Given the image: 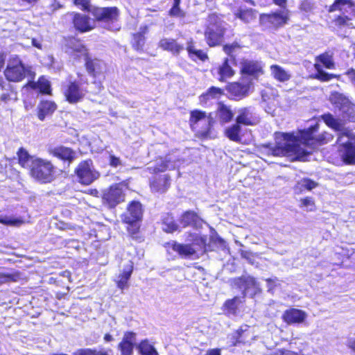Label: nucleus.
<instances>
[{
  "label": "nucleus",
  "mask_w": 355,
  "mask_h": 355,
  "mask_svg": "<svg viewBox=\"0 0 355 355\" xmlns=\"http://www.w3.org/2000/svg\"><path fill=\"white\" fill-rule=\"evenodd\" d=\"M318 125L311 126L302 131L297 137L290 133L282 134L280 137H276V146L272 149V154L274 156H286L292 160L303 159L309 153L302 145H311L313 144V140L322 144L333 140L332 135L328 132H324L315 138L313 134L318 131Z\"/></svg>",
  "instance_id": "nucleus-1"
},
{
  "label": "nucleus",
  "mask_w": 355,
  "mask_h": 355,
  "mask_svg": "<svg viewBox=\"0 0 355 355\" xmlns=\"http://www.w3.org/2000/svg\"><path fill=\"white\" fill-rule=\"evenodd\" d=\"M191 243L187 244L180 243L177 241H172L167 243L169 248L183 259H196L200 257L204 251L206 245V236H200L197 234H191Z\"/></svg>",
  "instance_id": "nucleus-2"
},
{
  "label": "nucleus",
  "mask_w": 355,
  "mask_h": 355,
  "mask_svg": "<svg viewBox=\"0 0 355 355\" xmlns=\"http://www.w3.org/2000/svg\"><path fill=\"white\" fill-rule=\"evenodd\" d=\"M91 13L105 28L112 31H116L119 29L118 24L116 23L119 17L117 8L95 7L91 10Z\"/></svg>",
  "instance_id": "nucleus-3"
},
{
  "label": "nucleus",
  "mask_w": 355,
  "mask_h": 355,
  "mask_svg": "<svg viewBox=\"0 0 355 355\" xmlns=\"http://www.w3.org/2000/svg\"><path fill=\"white\" fill-rule=\"evenodd\" d=\"M54 173V166L51 162L41 158L33 161L31 174L35 180L43 183L50 182L53 179Z\"/></svg>",
  "instance_id": "nucleus-4"
},
{
  "label": "nucleus",
  "mask_w": 355,
  "mask_h": 355,
  "mask_svg": "<svg viewBox=\"0 0 355 355\" xmlns=\"http://www.w3.org/2000/svg\"><path fill=\"white\" fill-rule=\"evenodd\" d=\"M288 20V9H282L270 14H261L259 17L260 24L266 28L277 29L286 24Z\"/></svg>",
  "instance_id": "nucleus-5"
},
{
  "label": "nucleus",
  "mask_w": 355,
  "mask_h": 355,
  "mask_svg": "<svg viewBox=\"0 0 355 355\" xmlns=\"http://www.w3.org/2000/svg\"><path fill=\"white\" fill-rule=\"evenodd\" d=\"M191 125L193 129H197L199 125H205L202 130H198V133L203 138L210 137V130L214 122L213 118L207 115L205 112L195 110L191 112Z\"/></svg>",
  "instance_id": "nucleus-6"
},
{
  "label": "nucleus",
  "mask_w": 355,
  "mask_h": 355,
  "mask_svg": "<svg viewBox=\"0 0 355 355\" xmlns=\"http://www.w3.org/2000/svg\"><path fill=\"white\" fill-rule=\"evenodd\" d=\"M76 173L79 182L85 185L90 184L100 176L99 173L94 168L92 160L80 162L76 169Z\"/></svg>",
  "instance_id": "nucleus-7"
},
{
  "label": "nucleus",
  "mask_w": 355,
  "mask_h": 355,
  "mask_svg": "<svg viewBox=\"0 0 355 355\" xmlns=\"http://www.w3.org/2000/svg\"><path fill=\"white\" fill-rule=\"evenodd\" d=\"M141 204L139 202L133 201L129 205L127 211L123 216V220L131 225V228H128L132 234H135L139 230L137 222L142 217Z\"/></svg>",
  "instance_id": "nucleus-8"
},
{
  "label": "nucleus",
  "mask_w": 355,
  "mask_h": 355,
  "mask_svg": "<svg viewBox=\"0 0 355 355\" xmlns=\"http://www.w3.org/2000/svg\"><path fill=\"white\" fill-rule=\"evenodd\" d=\"M232 284L234 287L243 290V297L248 293L254 295L260 291L259 284L251 276H242L235 278L232 280Z\"/></svg>",
  "instance_id": "nucleus-9"
},
{
  "label": "nucleus",
  "mask_w": 355,
  "mask_h": 355,
  "mask_svg": "<svg viewBox=\"0 0 355 355\" xmlns=\"http://www.w3.org/2000/svg\"><path fill=\"white\" fill-rule=\"evenodd\" d=\"M28 72L26 70L21 62L15 59L8 63L5 70V76L10 81L19 82L23 80L26 73Z\"/></svg>",
  "instance_id": "nucleus-10"
},
{
  "label": "nucleus",
  "mask_w": 355,
  "mask_h": 355,
  "mask_svg": "<svg viewBox=\"0 0 355 355\" xmlns=\"http://www.w3.org/2000/svg\"><path fill=\"white\" fill-rule=\"evenodd\" d=\"M124 185L116 184L112 185L103 193V199L106 201L110 207H115L116 205L124 200Z\"/></svg>",
  "instance_id": "nucleus-11"
},
{
  "label": "nucleus",
  "mask_w": 355,
  "mask_h": 355,
  "mask_svg": "<svg viewBox=\"0 0 355 355\" xmlns=\"http://www.w3.org/2000/svg\"><path fill=\"white\" fill-rule=\"evenodd\" d=\"M87 93V90L82 88L76 81L69 80L64 91L67 101L72 104L77 103L83 100Z\"/></svg>",
  "instance_id": "nucleus-12"
},
{
  "label": "nucleus",
  "mask_w": 355,
  "mask_h": 355,
  "mask_svg": "<svg viewBox=\"0 0 355 355\" xmlns=\"http://www.w3.org/2000/svg\"><path fill=\"white\" fill-rule=\"evenodd\" d=\"M226 28H214L211 26H207L205 31V39L209 46L220 45L223 41V36Z\"/></svg>",
  "instance_id": "nucleus-13"
},
{
  "label": "nucleus",
  "mask_w": 355,
  "mask_h": 355,
  "mask_svg": "<svg viewBox=\"0 0 355 355\" xmlns=\"http://www.w3.org/2000/svg\"><path fill=\"white\" fill-rule=\"evenodd\" d=\"M136 334L133 332H126L123 335L121 342L119 344V349L121 355H132L133 349L136 345Z\"/></svg>",
  "instance_id": "nucleus-14"
},
{
  "label": "nucleus",
  "mask_w": 355,
  "mask_h": 355,
  "mask_svg": "<svg viewBox=\"0 0 355 355\" xmlns=\"http://www.w3.org/2000/svg\"><path fill=\"white\" fill-rule=\"evenodd\" d=\"M307 315L306 313L300 309H291L286 310L283 314V320L288 324H292L295 323H302L303 322Z\"/></svg>",
  "instance_id": "nucleus-15"
},
{
  "label": "nucleus",
  "mask_w": 355,
  "mask_h": 355,
  "mask_svg": "<svg viewBox=\"0 0 355 355\" xmlns=\"http://www.w3.org/2000/svg\"><path fill=\"white\" fill-rule=\"evenodd\" d=\"M73 22L76 29L80 32H87L93 29L94 22L90 18L85 15L75 14Z\"/></svg>",
  "instance_id": "nucleus-16"
},
{
  "label": "nucleus",
  "mask_w": 355,
  "mask_h": 355,
  "mask_svg": "<svg viewBox=\"0 0 355 355\" xmlns=\"http://www.w3.org/2000/svg\"><path fill=\"white\" fill-rule=\"evenodd\" d=\"M338 154L347 164H355V146L353 144L338 147Z\"/></svg>",
  "instance_id": "nucleus-17"
},
{
  "label": "nucleus",
  "mask_w": 355,
  "mask_h": 355,
  "mask_svg": "<svg viewBox=\"0 0 355 355\" xmlns=\"http://www.w3.org/2000/svg\"><path fill=\"white\" fill-rule=\"evenodd\" d=\"M133 270V263L131 261H128L121 272L117 277L116 282L118 288L123 290L129 286L128 280L131 277Z\"/></svg>",
  "instance_id": "nucleus-18"
},
{
  "label": "nucleus",
  "mask_w": 355,
  "mask_h": 355,
  "mask_svg": "<svg viewBox=\"0 0 355 355\" xmlns=\"http://www.w3.org/2000/svg\"><path fill=\"white\" fill-rule=\"evenodd\" d=\"M85 60L87 72L93 76L101 73L105 68V63L101 60L87 56Z\"/></svg>",
  "instance_id": "nucleus-19"
},
{
  "label": "nucleus",
  "mask_w": 355,
  "mask_h": 355,
  "mask_svg": "<svg viewBox=\"0 0 355 355\" xmlns=\"http://www.w3.org/2000/svg\"><path fill=\"white\" fill-rule=\"evenodd\" d=\"M171 179L168 175H160L150 183V188L153 191L164 193L169 188Z\"/></svg>",
  "instance_id": "nucleus-20"
},
{
  "label": "nucleus",
  "mask_w": 355,
  "mask_h": 355,
  "mask_svg": "<svg viewBox=\"0 0 355 355\" xmlns=\"http://www.w3.org/2000/svg\"><path fill=\"white\" fill-rule=\"evenodd\" d=\"M339 10L349 14L355 13V4L352 0H336L330 7L329 11Z\"/></svg>",
  "instance_id": "nucleus-21"
},
{
  "label": "nucleus",
  "mask_w": 355,
  "mask_h": 355,
  "mask_svg": "<svg viewBox=\"0 0 355 355\" xmlns=\"http://www.w3.org/2000/svg\"><path fill=\"white\" fill-rule=\"evenodd\" d=\"M324 122L331 128L334 129L337 132L347 133L346 129L340 119L334 118L331 114H324L322 116Z\"/></svg>",
  "instance_id": "nucleus-22"
},
{
  "label": "nucleus",
  "mask_w": 355,
  "mask_h": 355,
  "mask_svg": "<svg viewBox=\"0 0 355 355\" xmlns=\"http://www.w3.org/2000/svg\"><path fill=\"white\" fill-rule=\"evenodd\" d=\"M236 123L244 125H253V112L251 107H243L238 110Z\"/></svg>",
  "instance_id": "nucleus-23"
},
{
  "label": "nucleus",
  "mask_w": 355,
  "mask_h": 355,
  "mask_svg": "<svg viewBox=\"0 0 355 355\" xmlns=\"http://www.w3.org/2000/svg\"><path fill=\"white\" fill-rule=\"evenodd\" d=\"M262 67L257 61L245 60L241 62V72L245 74L255 76L261 72Z\"/></svg>",
  "instance_id": "nucleus-24"
},
{
  "label": "nucleus",
  "mask_w": 355,
  "mask_h": 355,
  "mask_svg": "<svg viewBox=\"0 0 355 355\" xmlns=\"http://www.w3.org/2000/svg\"><path fill=\"white\" fill-rule=\"evenodd\" d=\"M159 46L164 50L171 51L173 54H179L184 49V46L177 43L171 38L162 39L159 42Z\"/></svg>",
  "instance_id": "nucleus-25"
},
{
  "label": "nucleus",
  "mask_w": 355,
  "mask_h": 355,
  "mask_svg": "<svg viewBox=\"0 0 355 355\" xmlns=\"http://www.w3.org/2000/svg\"><path fill=\"white\" fill-rule=\"evenodd\" d=\"M51 153L61 159L71 162L75 157V153L69 148L59 146L51 150Z\"/></svg>",
  "instance_id": "nucleus-26"
},
{
  "label": "nucleus",
  "mask_w": 355,
  "mask_h": 355,
  "mask_svg": "<svg viewBox=\"0 0 355 355\" xmlns=\"http://www.w3.org/2000/svg\"><path fill=\"white\" fill-rule=\"evenodd\" d=\"M233 62L229 58H225L223 64L218 67V73L220 81H225L227 78H231L234 74V71L230 66V63Z\"/></svg>",
  "instance_id": "nucleus-27"
},
{
  "label": "nucleus",
  "mask_w": 355,
  "mask_h": 355,
  "mask_svg": "<svg viewBox=\"0 0 355 355\" xmlns=\"http://www.w3.org/2000/svg\"><path fill=\"white\" fill-rule=\"evenodd\" d=\"M329 101L339 111H340L343 107H346V105H349V102L350 101L344 94L337 92L331 94Z\"/></svg>",
  "instance_id": "nucleus-28"
},
{
  "label": "nucleus",
  "mask_w": 355,
  "mask_h": 355,
  "mask_svg": "<svg viewBox=\"0 0 355 355\" xmlns=\"http://www.w3.org/2000/svg\"><path fill=\"white\" fill-rule=\"evenodd\" d=\"M19 164L24 168H28L31 170L33 162L37 157L31 156L28 151L24 148H20L17 152Z\"/></svg>",
  "instance_id": "nucleus-29"
},
{
  "label": "nucleus",
  "mask_w": 355,
  "mask_h": 355,
  "mask_svg": "<svg viewBox=\"0 0 355 355\" xmlns=\"http://www.w3.org/2000/svg\"><path fill=\"white\" fill-rule=\"evenodd\" d=\"M217 115L220 121L222 123L230 122L234 116V114L230 107L222 103L218 104Z\"/></svg>",
  "instance_id": "nucleus-30"
},
{
  "label": "nucleus",
  "mask_w": 355,
  "mask_h": 355,
  "mask_svg": "<svg viewBox=\"0 0 355 355\" xmlns=\"http://www.w3.org/2000/svg\"><path fill=\"white\" fill-rule=\"evenodd\" d=\"M249 89V85L241 83H233L228 87L229 92L235 97L241 98L245 96Z\"/></svg>",
  "instance_id": "nucleus-31"
},
{
  "label": "nucleus",
  "mask_w": 355,
  "mask_h": 355,
  "mask_svg": "<svg viewBox=\"0 0 355 355\" xmlns=\"http://www.w3.org/2000/svg\"><path fill=\"white\" fill-rule=\"evenodd\" d=\"M38 109V118L43 121L46 116L51 114L55 110L56 105L51 101H44L40 104Z\"/></svg>",
  "instance_id": "nucleus-32"
},
{
  "label": "nucleus",
  "mask_w": 355,
  "mask_h": 355,
  "mask_svg": "<svg viewBox=\"0 0 355 355\" xmlns=\"http://www.w3.org/2000/svg\"><path fill=\"white\" fill-rule=\"evenodd\" d=\"M175 167V164L171 160L170 158L166 157L165 159L160 158L156 162L155 167H148L150 171L154 173L163 172L166 169H173Z\"/></svg>",
  "instance_id": "nucleus-33"
},
{
  "label": "nucleus",
  "mask_w": 355,
  "mask_h": 355,
  "mask_svg": "<svg viewBox=\"0 0 355 355\" xmlns=\"http://www.w3.org/2000/svg\"><path fill=\"white\" fill-rule=\"evenodd\" d=\"M270 71L273 77L280 82H285L291 78V74L279 65H272Z\"/></svg>",
  "instance_id": "nucleus-34"
},
{
  "label": "nucleus",
  "mask_w": 355,
  "mask_h": 355,
  "mask_svg": "<svg viewBox=\"0 0 355 355\" xmlns=\"http://www.w3.org/2000/svg\"><path fill=\"white\" fill-rule=\"evenodd\" d=\"M241 131V125L236 123L235 124H233L232 125L226 128L225 135L231 141L239 142L241 139L240 137Z\"/></svg>",
  "instance_id": "nucleus-35"
},
{
  "label": "nucleus",
  "mask_w": 355,
  "mask_h": 355,
  "mask_svg": "<svg viewBox=\"0 0 355 355\" xmlns=\"http://www.w3.org/2000/svg\"><path fill=\"white\" fill-rule=\"evenodd\" d=\"M198 219V215L194 211H187L182 215L180 222L183 227H187L196 225Z\"/></svg>",
  "instance_id": "nucleus-36"
},
{
  "label": "nucleus",
  "mask_w": 355,
  "mask_h": 355,
  "mask_svg": "<svg viewBox=\"0 0 355 355\" xmlns=\"http://www.w3.org/2000/svg\"><path fill=\"white\" fill-rule=\"evenodd\" d=\"M178 225L175 223L173 218L166 214L162 218V229L166 232H173L178 230Z\"/></svg>",
  "instance_id": "nucleus-37"
},
{
  "label": "nucleus",
  "mask_w": 355,
  "mask_h": 355,
  "mask_svg": "<svg viewBox=\"0 0 355 355\" xmlns=\"http://www.w3.org/2000/svg\"><path fill=\"white\" fill-rule=\"evenodd\" d=\"M208 26L214 28H226L227 24L221 19L216 13H211L208 16Z\"/></svg>",
  "instance_id": "nucleus-38"
},
{
  "label": "nucleus",
  "mask_w": 355,
  "mask_h": 355,
  "mask_svg": "<svg viewBox=\"0 0 355 355\" xmlns=\"http://www.w3.org/2000/svg\"><path fill=\"white\" fill-rule=\"evenodd\" d=\"M137 349L142 355H159L155 348L147 340L141 341L138 345Z\"/></svg>",
  "instance_id": "nucleus-39"
},
{
  "label": "nucleus",
  "mask_w": 355,
  "mask_h": 355,
  "mask_svg": "<svg viewBox=\"0 0 355 355\" xmlns=\"http://www.w3.org/2000/svg\"><path fill=\"white\" fill-rule=\"evenodd\" d=\"M246 329H243L242 327L236 330L229 336L230 342L233 346H236L239 343H245V340L243 338V334L246 331Z\"/></svg>",
  "instance_id": "nucleus-40"
},
{
  "label": "nucleus",
  "mask_w": 355,
  "mask_h": 355,
  "mask_svg": "<svg viewBox=\"0 0 355 355\" xmlns=\"http://www.w3.org/2000/svg\"><path fill=\"white\" fill-rule=\"evenodd\" d=\"M235 15L245 23H250L255 19V14L252 9H241L235 13Z\"/></svg>",
  "instance_id": "nucleus-41"
},
{
  "label": "nucleus",
  "mask_w": 355,
  "mask_h": 355,
  "mask_svg": "<svg viewBox=\"0 0 355 355\" xmlns=\"http://www.w3.org/2000/svg\"><path fill=\"white\" fill-rule=\"evenodd\" d=\"M223 94V90L218 87H211L208 91L200 96L201 101H206L210 98H214L220 96Z\"/></svg>",
  "instance_id": "nucleus-42"
},
{
  "label": "nucleus",
  "mask_w": 355,
  "mask_h": 355,
  "mask_svg": "<svg viewBox=\"0 0 355 355\" xmlns=\"http://www.w3.org/2000/svg\"><path fill=\"white\" fill-rule=\"evenodd\" d=\"M33 87H37L40 92L44 94H50L51 92V84L50 82L44 77H41L38 80L37 83H33Z\"/></svg>",
  "instance_id": "nucleus-43"
},
{
  "label": "nucleus",
  "mask_w": 355,
  "mask_h": 355,
  "mask_svg": "<svg viewBox=\"0 0 355 355\" xmlns=\"http://www.w3.org/2000/svg\"><path fill=\"white\" fill-rule=\"evenodd\" d=\"M340 112L343 118L348 120H354L355 119V105L351 101L349 102V105H346V107H343Z\"/></svg>",
  "instance_id": "nucleus-44"
},
{
  "label": "nucleus",
  "mask_w": 355,
  "mask_h": 355,
  "mask_svg": "<svg viewBox=\"0 0 355 355\" xmlns=\"http://www.w3.org/2000/svg\"><path fill=\"white\" fill-rule=\"evenodd\" d=\"M241 302L240 297H234L233 299L225 302L224 306L229 314H234L236 311L238 305Z\"/></svg>",
  "instance_id": "nucleus-45"
},
{
  "label": "nucleus",
  "mask_w": 355,
  "mask_h": 355,
  "mask_svg": "<svg viewBox=\"0 0 355 355\" xmlns=\"http://www.w3.org/2000/svg\"><path fill=\"white\" fill-rule=\"evenodd\" d=\"M72 53L76 57L83 56L85 59L87 56H89L87 49L81 43L77 42L71 46Z\"/></svg>",
  "instance_id": "nucleus-46"
},
{
  "label": "nucleus",
  "mask_w": 355,
  "mask_h": 355,
  "mask_svg": "<svg viewBox=\"0 0 355 355\" xmlns=\"http://www.w3.org/2000/svg\"><path fill=\"white\" fill-rule=\"evenodd\" d=\"M315 68L317 70L315 78L321 81H329L336 77L335 75L328 73L323 71L321 68V66L318 64H315Z\"/></svg>",
  "instance_id": "nucleus-47"
},
{
  "label": "nucleus",
  "mask_w": 355,
  "mask_h": 355,
  "mask_svg": "<svg viewBox=\"0 0 355 355\" xmlns=\"http://www.w3.org/2000/svg\"><path fill=\"white\" fill-rule=\"evenodd\" d=\"M317 60L322 62L323 65L327 69H334V62L332 59L331 55L328 53H323L317 58Z\"/></svg>",
  "instance_id": "nucleus-48"
},
{
  "label": "nucleus",
  "mask_w": 355,
  "mask_h": 355,
  "mask_svg": "<svg viewBox=\"0 0 355 355\" xmlns=\"http://www.w3.org/2000/svg\"><path fill=\"white\" fill-rule=\"evenodd\" d=\"M145 43V37L143 33H138L133 35L132 46L135 49L139 51L142 49Z\"/></svg>",
  "instance_id": "nucleus-49"
},
{
  "label": "nucleus",
  "mask_w": 355,
  "mask_h": 355,
  "mask_svg": "<svg viewBox=\"0 0 355 355\" xmlns=\"http://www.w3.org/2000/svg\"><path fill=\"white\" fill-rule=\"evenodd\" d=\"M0 223L6 225L19 226L22 224V220L10 216H0Z\"/></svg>",
  "instance_id": "nucleus-50"
},
{
  "label": "nucleus",
  "mask_w": 355,
  "mask_h": 355,
  "mask_svg": "<svg viewBox=\"0 0 355 355\" xmlns=\"http://www.w3.org/2000/svg\"><path fill=\"white\" fill-rule=\"evenodd\" d=\"M351 132L347 130V133L344 132H338V139L337 144L339 145V147L343 145L351 144L352 143L349 141Z\"/></svg>",
  "instance_id": "nucleus-51"
},
{
  "label": "nucleus",
  "mask_w": 355,
  "mask_h": 355,
  "mask_svg": "<svg viewBox=\"0 0 355 355\" xmlns=\"http://www.w3.org/2000/svg\"><path fill=\"white\" fill-rule=\"evenodd\" d=\"M74 355H108L106 352L93 350L91 349H80Z\"/></svg>",
  "instance_id": "nucleus-52"
},
{
  "label": "nucleus",
  "mask_w": 355,
  "mask_h": 355,
  "mask_svg": "<svg viewBox=\"0 0 355 355\" xmlns=\"http://www.w3.org/2000/svg\"><path fill=\"white\" fill-rule=\"evenodd\" d=\"M239 45L237 43H233L232 44H226L223 46L224 52L230 56L229 60L234 62V58L233 55V53L234 52L236 49H239Z\"/></svg>",
  "instance_id": "nucleus-53"
},
{
  "label": "nucleus",
  "mask_w": 355,
  "mask_h": 355,
  "mask_svg": "<svg viewBox=\"0 0 355 355\" xmlns=\"http://www.w3.org/2000/svg\"><path fill=\"white\" fill-rule=\"evenodd\" d=\"M180 0H174V3L170 10V15L175 17H184V12L180 10L179 5Z\"/></svg>",
  "instance_id": "nucleus-54"
},
{
  "label": "nucleus",
  "mask_w": 355,
  "mask_h": 355,
  "mask_svg": "<svg viewBox=\"0 0 355 355\" xmlns=\"http://www.w3.org/2000/svg\"><path fill=\"white\" fill-rule=\"evenodd\" d=\"M74 3L79 6L82 10L91 12V10L95 6L90 4L88 0H73Z\"/></svg>",
  "instance_id": "nucleus-55"
},
{
  "label": "nucleus",
  "mask_w": 355,
  "mask_h": 355,
  "mask_svg": "<svg viewBox=\"0 0 355 355\" xmlns=\"http://www.w3.org/2000/svg\"><path fill=\"white\" fill-rule=\"evenodd\" d=\"M301 189L311 190L317 187L318 184L310 179H304L298 184Z\"/></svg>",
  "instance_id": "nucleus-56"
},
{
  "label": "nucleus",
  "mask_w": 355,
  "mask_h": 355,
  "mask_svg": "<svg viewBox=\"0 0 355 355\" xmlns=\"http://www.w3.org/2000/svg\"><path fill=\"white\" fill-rule=\"evenodd\" d=\"M351 84L355 87V69L351 68L345 72Z\"/></svg>",
  "instance_id": "nucleus-57"
},
{
  "label": "nucleus",
  "mask_w": 355,
  "mask_h": 355,
  "mask_svg": "<svg viewBox=\"0 0 355 355\" xmlns=\"http://www.w3.org/2000/svg\"><path fill=\"white\" fill-rule=\"evenodd\" d=\"M9 281H15L14 275H6L0 272V284H3Z\"/></svg>",
  "instance_id": "nucleus-58"
},
{
  "label": "nucleus",
  "mask_w": 355,
  "mask_h": 355,
  "mask_svg": "<svg viewBox=\"0 0 355 355\" xmlns=\"http://www.w3.org/2000/svg\"><path fill=\"white\" fill-rule=\"evenodd\" d=\"M110 165L113 167H117L121 165V161L119 157H117L114 155H110Z\"/></svg>",
  "instance_id": "nucleus-59"
},
{
  "label": "nucleus",
  "mask_w": 355,
  "mask_h": 355,
  "mask_svg": "<svg viewBox=\"0 0 355 355\" xmlns=\"http://www.w3.org/2000/svg\"><path fill=\"white\" fill-rule=\"evenodd\" d=\"M348 20H349V18L347 16H338L336 18L335 22L337 25L343 26Z\"/></svg>",
  "instance_id": "nucleus-60"
},
{
  "label": "nucleus",
  "mask_w": 355,
  "mask_h": 355,
  "mask_svg": "<svg viewBox=\"0 0 355 355\" xmlns=\"http://www.w3.org/2000/svg\"><path fill=\"white\" fill-rule=\"evenodd\" d=\"M241 255L243 258L245 259L250 263H253L252 254L250 252L242 250L241 252Z\"/></svg>",
  "instance_id": "nucleus-61"
},
{
  "label": "nucleus",
  "mask_w": 355,
  "mask_h": 355,
  "mask_svg": "<svg viewBox=\"0 0 355 355\" xmlns=\"http://www.w3.org/2000/svg\"><path fill=\"white\" fill-rule=\"evenodd\" d=\"M192 55L196 56L201 60H205L207 58V55L202 50H195Z\"/></svg>",
  "instance_id": "nucleus-62"
},
{
  "label": "nucleus",
  "mask_w": 355,
  "mask_h": 355,
  "mask_svg": "<svg viewBox=\"0 0 355 355\" xmlns=\"http://www.w3.org/2000/svg\"><path fill=\"white\" fill-rule=\"evenodd\" d=\"M277 280L278 279L277 277H275L274 279L269 278L266 279V281L268 283V287L269 291L272 290L275 286V283Z\"/></svg>",
  "instance_id": "nucleus-63"
},
{
  "label": "nucleus",
  "mask_w": 355,
  "mask_h": 355,
  "mask_svg": "<svg viewBox=\"0 0 355 355\" xmlns=\"http://www.w3.org/2000/svg\"><path fill=\"white\" fill-rule=\"evenodd\" d=\"M302 205L304 207H309L313 205V202L311 198H306L301 200Z\"/></svg>",
  "instance_id": "nucleus-64"
}]
</instances>
